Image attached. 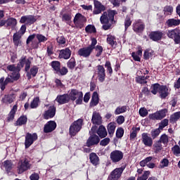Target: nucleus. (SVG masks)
Returning a JSON list of instances; mask_svg holds the SVG:
<instances>
[{
  "label": "nucleus",
  "mask_w": 180,
  "mask_h": 180,
  "mask_svg": "<svg viewBox=\"0 0 180 180\" xmlns=\"http://www.w3.org/2000/svg\"><path fill=\"white\" fill-rule=\"evenodd\" d=\"M30 72L32 77H36V75H37V72H39V67H37V65L32 66L30 70Z\"/></svg>",
  "instance_id": "obj_60"
},
{
  "label": "nucleus",
  "mask_w": 180,
  "mask_h": 180,
  "mask_svg": "<svg viewBox=\"0 0 180 180\" xmlns=\"http://www.w3.org/2000/svg\"><path fill=\"white\" fill-rule=\"evenodd\" d=\"M110 143V139L105 138L100 141V146H102V147H106V146H108V144H109Z\"/></svg>",
  "instance_id": "obj_63"
},
{
  "label": "nucleus",
  "mask_w": 180,
  "mask_h": 180,
  "mask_svg": "<svg viewBox=\"0 0 180 180\" xmlns=\"http://www.w3.org/2000/svg\"><path fill=\"white\" fill-rule=\"evenodd\" d=\"M37 39L38 40V43H46L49 39L46 37V36L41 34H36Z\"/></svg>",
  "instance_id": "obj_50"
},
{
  "label": "nucleus",
  "mask_w": 180,
  "mask_h": 180,
  "mask_svg": "<svg viewBox=\"0 0 180 180\" xmlns=\"http://www.w3.org/2000/svg\"><path fill=\"white\" fill-rule=\"evenodd\" d=\"M101 141V139L98 135L93 134L91 135L86 142V147H92V146H98Z\"/></svg>",
  "instance_id": "obj_16"
},
{
  "label": "nucleus",
  "mask_w": 180,
  "mask_h": 180,
  "mask_svg": "<svg viewBox=\"0 0 180 180\" xmlns=\"http://www.w3.org/2000/svg\"><path fill=\"white\" fill-rule=\"evenodd\" d=\"M148 37L153 41H160L164 37V32L161 30L152 31L148 34Z\"/></svg>",
  "instance_id": "obj_15"
},
{
  "label": "nucleus",
  "mask_w": 180,
  "mask_h": 180,
  "mask_svg": "<svg viewBox=\"0 0 180 180\" xmlns=\"http://www.w3.org/2000/svg\"><path fill=\"white\" fill-rule=\"evenodd\" d=\"M71 19H72V15L71 13H64L62 15L63 22H66L68 23V25H70V23H71Z\"/></svg>",
  "instance_id": "obj_47"
},
{
  "label": "nucleus",
  "mask_w": 180,
  "mask_h": 180,
  "mask_svg": "<svg viewBox=\"0 0 180 180\" xmlns=\"http://www.w3.org/2000/svg\"><path fill=\"white\" fill-rule=\"evenodd\" d=\"M13 165V164H12V162L11 160H6L4 162V167L6 169V172H7V174H9V172H11V171H12Z\"/></svg>",
  "instance_id": "obj_45"
},
{
  "label": "nucleus",
  "mask_w": 180,
  "mask_h": 180,
  "mask_svg": "<svg viewBox=\"0 0 180 180\" xmlns=\"http://www.w3.org/2000/svg\"><path fill=\"white\" fill-rule=\"evenodd\" d=\"M91 122L93 124H97V126L102 124V117H101L99 112L96 111L93 112Z\"/></svg>",
  "instance_id": "obj_27"
},
{
  "label": "nucleus",
  "mask_w": 180,
  "mask_h": 180,
  "mask_svg": "<svg viewBox=\"0 0 180 180\" xmlns=\"http://www.w3.org/2000/svg\"><path fill=\"white\" fill-rule=\"evenodd\" d=\"M146 29V24L141 20H138L132 24V30L136 34H141Z\"/></svg>",
  "instance_id": "obj_13"
},
{
  "label": "nucleus",
  "mask_w": 180,
  "mask_h": 180,
  "mask_svg": "<svg viewBox=\"0 0 180 180\" xmlns=\"http://www.w3.org/2000/svg\"><path fill=\"white\" fill-rule=\"evenodd\" d=\"M30 163H29V159L26 158L20 160L17 167L18 174H23V172H25L27 169H30Z\"/></svg>",
  "instance_id": "obj_10"
},
{
  "label": "nucleus",
  "mask_w": 180,
  "mask_h": 180,
  "mask_svg": "<svg viewBox=\"0 0 180 180\" xmlns=\"http://www.w3.org/2000/svg\"><path fill=\"white\" fill-rule=\"evenodd\" d=\"M85 32L86 33H96V28L95 27V25H88L85 27Z\"/></svg>",
  "instance_id": "obj_52"
},
{
  "label": "nucleus",
  "mask_w": 180,
  "mask_h": 180,
  "mask_svg": "<svg viewBox=\"0 0 180 180\" xmlns=\"http://www.w3.org/2000/svg\"><path fill=\"white\" fill-rule=\"evenodd\" d=\"M18 25V20L15 18H10L6 20V27H11V29H15V27Z\"/></svg>",
  "instance_id": "obj_34"
},
{
  "label": "nucleus",
  "mask_w": 180,
  "mask_h": 180,
  "mask_svg": "<svg viewBox=\"0 0 180 180\" xmlns=\"http://www.w3.org/2000/svg\"><path fill=\"white\" fill-rule=\"evenodd\" d=\"M96 134L100 139H105L108 136V131H106V128L103 125H100L96 131Z\"/></svg>",
  "instance_id": "obj_32"
},
{
  "label": "nucleus",
  "mask_w": 180,
  "mask_h": 180,
  "mask_svg": "<svg viewBox=\"0 0 180 180\" xmlns=\"http://www.w3.org/2000/svg\"><path fill=\"white\" fill-rule=\"evenodd\" d=\"M107 42L112 47L113 49H116L117 46V42L116 41V37L113 35H108Z\"/></svg>",
  "instance_id": "obj_35"
},
{
  "label": "nucleus",
  "mask_w": 180,
  "mask_h": 180,
  "mask_svg": "<svg viewBox=\"0 0 180 180\" xmlns=\"http://www.w3.org/2000/svg\"><path fill=\"white\" fill-rule=\"evenodd\" d=\"M39 139L37 133L30 134L27 132L25 135V148H29L30 146L36 141Z\"/></svg>",
  "instance_id": "obj_12"
},
{
  "label": "nucleus",
  "mask_w": 180,
  "mask_h": 180,
  "mask_svg": "<svg viewBox=\"0 0 180 180\" xmlns=\"http://www.w3.org/2000/svg\"><path fill=\"white\" fill-rule=\"evenodd\" d=\"M15 99H16L15 94H6L2 98L1 103H5L6 105H11V103H13V102H15Z\"/></svg>",
  "instance_id": "obj_23"
},
{
  "label": "nucleus",
  "mask_w": 180,
  "mask_h": 180,
  "mask_svg": "<svg viewBox=\"0 0 180 180\" xmlns=\"http://www.w3.org/2000/svg\"><path fill=\"white\" fill-rule=\"evenodd\" d=\"M105 68H107V71L109 72L110 75L111 76L113 74V69L112 68V64L110 61L106 60L105 64Z\"/></svg>",
  "instance_id": "obj_58"
},
{
  "label": "nucleus",
  "mask_w": 180,
  "mask_h": 180,
  "mask_svg": "<svg viewBox=\"0 0 180 180\" xmlns=\"http://www.w3.org/2000/svg\"><path fill=\"white\" fill-rule=\"evenodd\" d=\"M169 165V160L167 158H164L160 161V168H165L166 167H168Z\"/></svg>",
  "instance_id": "obj_62"
},
{
  "label": "nucleus",
  "mask_w": 180,
  "mask_h": 180,
  "mask_svg": "<svg viewBox=\"0 0 180 180\" xmlns=\"http://www.w3.org/2000/svg\"><path fill=\"white\" fill-rule=\"evenodd\" d=\"M51 67H52L55 74L57 75H67L68 74V69L66 67L61 68V63L58 60H53L50 63Z\"/></svg>",
  "instance_id": "obj_5"
},
{
  "label": "nucleus",
  "mask_w": 180,
  "mask_h": 180,
  "mask_svg": "<svg viewBox=\"0 0 180 180\" xmlns=\"http://www.w3.org/2000/svg\"><path fill=\"white\" fill-rule=\"evenodd\" d=\"M27 123V117L21 115L15 122L14 126H23Z\"/></svg>",
  "instance_id": "obj_33"
},
{
  "label": "nucleus",
  "mask_w": 180,
  "mask_h": 180,
  "mask_svg": "<svg viewBox=\"0 0 180 180\" xmlns=\"http://www.w3.org/2000/svg\"><path fill=\"white\" fill-rule=\"evenodd\" d=\"M56 108L54 105H51L47 110L44 112V119L49 120V119H53L56 116Z\"/></svg>",
  "instance_id": "obj_19"
},
{
  "label": "nucleus",
  "mask_w": 180,
  "mask_h": 180,
  "mask_svg": "<svg viewBox=\"0 0 180 180\" xmlns=\"http://www.w3.org/2000/svg\"><path fill=\"white\" fill-rule=\"evenodd\" d=\"M56 101L58 102L59 105H65V103H70V96H68V94L58 95L56 98Z\"/></svg>",
  "instance_id": "obj_22"
},
{
  "label": "nucleus",
  "mask_w": 180,
  "mask_h": 180,
  "mask_svg": "<svg viewBox=\"0 0 180 180\" xmlns=\"http://www.w3.org/2000/svg\"><path fill=\"white\" fill-rule=\"evenodd\" d=\"M180 119V111L174 112L173 115H170L169 123L174 124L176 123Z\"/></svg>",
  "instance_id": "obj_40"
},
{
  "label": "nucleus",
  "mask_w": 180,
  "mask_h": 180,
  "mask_svg": "<svg viewBox=\"0 0 180 180\" xmlns=\"http://www.w3.org/2000/svg\"><path fill=\"white\" fill-rule=\"evenodd\" d=\"M160 133H161V129L160 128H158L156 129L151 131L150 134L153 140L157 139L158 136H160Z\"/></svg>",
  "instance_id": "obj_53"
},
{
  "label": "nucleus",
  "mask_w": 180,
  "mask_h": 180,
  "mask_svg": "<svg viewBox=\"0 0 180 180\" xmlns=\"http://www.w3.org/2000/svg\"><path fill=\"white\" fill-rule=\"evenodd\" d=\"M70 101L72 102L75 101L76 105H82L84 99V93L79 91L77 89H72L68 94Z\"/></svg>",
  "instance_id": "obj_4"
},
{
  "label": "nucleus",
  "mask_w": 180,
  "mask_h": 180,
  "mask_svg": "<svg viewBox=\"0 0 180 180\" xmlns=\"http://www.w3.org/2000/svg\"><path fill=\"white\" fill-rule=\"evenodd\" d=\"M94 51L91 49L89 46L84 47L82 49H79L77 51L78 56L79 57H84V58H88L91 56Z\"/></svg>",
  "instance_id": "obj_21"
},
{
  "label": "nucleus",
  "mask_w": 180,
  "mask_h": 180,
  "mask_svg": "<svg viewBox=\"0 0 180 180\" xmlns=\"http://www.w3.org/2000/svg\"><path fill=\"white\" fill-rule=\"evenodd\" d=\"M56 41L59 46H63L67 43V40L64 36L58 37L56 38Z\"/></svg>",
  "instance_id": "obj_56"
},
{
  "label": "nucleus",
  "mask_w": 180,
  "mask_h": 180,
  "mask_svg": "<svg viewBox=\"0 0 180 180\" xmlns=\"http://www.w3.org/2000/svg\"><path fill=\"white\" fill-rule=\"evenodd\" d=\"M153 147L155 154H158V153H161V151H162V143H161L159 141H155L153 145Z\"/></svg>",
  "instance_id": "obj_36"
},
{
  "label": "nucleus",
  "mask_w": 180,
  "mask_h": 180,
  "mask_svg": "<svg viewBox=\"0 0 180 180\" xmlns=\"http://www.w3.org/2000/svg\"><path fill=\"white\" fill-rule=\"evenodd\" d=\"M39 102H40V98L39 97H35L34 99L30 103V108L31 109H36L37 108L39 107Z\"/></svg>",
  "instance_id": "obj_48"
},
{
  "label": "nucleus",
  "mask_w": 180,
  "mask_h": 180,
  "mask_svg": "<svg viewBox=\"0 0 180 180\" xmlns=\"http://www.w3.org/2000/svg\"><path fill=\"white\" fill-rule=\"evenodd\" d=\"M18 111V105L15 104L13 106V108L11 110L6 117V122L9 123V122H13L15 119V115H16V112Z\"/></svg>",
  "instance_id": "obj_29"
},
{
  "label": "nucleus",
  "mask_w": 180,
  "mask_h": 180,
  "mask_svg": "<svg viewBox=\"0 0 180 180\" xmlns=\"http://www.w3.org/2000/svg\"><path fill=\"white\" fill-rule=\"evenodd\" d=\"M98 44V40H96V38H91V43L90 45L88 46L89 48H90L93 51L95 50V46Z\"/></svg>",
  "instance_id": "obj_61"
},
{
  "label": "nucleus",
  "mask_w": 180,
  "mask_h": 180,
  "mask_svg": "<svg viewBox=\"0 0 180 180\" xmlns=\"http://www.w3.org/2000/svg\"><path fill=\"white\" fill-rule=\"evenodd\" d=\"M167 36L169 39H172L175 44H180V30L179 28H174L169 30L167 32Z\"/></svg>",
  "instance_id": "obj_7"
},
{
  "label": "nucleus",
  "mask_w": 180,
  "mask_h": 180,
  "mask_svg": "<svg viewBox=\"0 0 180 180\" xmlns=\"http://www.w3.org/2000/svg\"><path fill=\"white\" fill-rule=\"evenodd\" d=\"M124 134V129L122 127H118L116 131V138L122 139Z\"/></svg>",
  "instance_id": "obj_55"
},
{
  "label": "nucleus",
  "mask_w": 180,
  "mask_h": 180,
  "mask_svg": "<svg viewBox=\"0 0 180 180\" xmlns=\"http://www.w3.org/2000/svg\"><path fill=\"white\" fill-rule=\"evenodd\" d=\"M167 113H168V109L164 108L155 113L150 114L149 119L151 120H162L167 116Z\"/></svg>",
  "instance_id": "obj_11"
},
{
  "label": "nucleus",
  "mask_w": 180,
  "mask_h": 180,
  "mask_svg": "<svg viewBox=\"0 0 180 180\" xmlns=\"http://www.w3.org/2000/svg\"><path fill=\"white\" fill-rule=\"evenodd\" d=\"M165 25L167 26V27H176V26H179L180 25V20L169 18L166 21Z\"/></svg>",
  "instance_id": "obj_30"
},
{
  "label": "nucleus",
  "mask_w": 180,
  "mask_h": 180,
  "mask_svg": "<svg viewBox=\"0 0 180 180\" xmlns=\"http://www.w3.org/2000/svg\"><path fill=\"white\" fill-rule=\"evenodd\" d=\"M126 169V165H122L121 167H117L112 171L109 176V180H119L122 178L123 172Z\"/></svg>",
  "instance_id": "obj_8"
},
{
  "label": "nucleus",
  "mask_w": 180,
  "mask_h": 180,
  "mask_svg": "<svg viewBox=\"0 0 180 180\" xmlns=\"http://www.w3.org/2000/svg\"><path fill=\"white\" fill-rule=\"evenodd\" d=\"M168 123H169V120L168 119L162 120L159 124V129L160 130H164V127H167V126H168Z\"/></svg>",
  "instance_id": "obj_54"
},
{
  "label": "nucleus",
  "mask_w": 180,
  "mask_h": 180,
  "mask_svg": "<svg viewBox=\"0 0 180 180\" xmlns=\"http://www.w3.org/2000/svg\"><path fill=\"white\" fill-rule=\"evenodd\" d=\"M154 56V51L150 49H147L145 50L143 53V58L144 60H150V57Z\"/></svg>",
  "instance_id": "obj_44"
},
{
  "label": "nucleus",
  "mask_w": 180,
  "mask_h": 180,
  "mask_svg": "<svg viewBox=\"0 0 180 180\" xmlns=\"http://www.w3.org/2000/svg\"><path fill=\"white\" fill-rule=\"evenodd\" d=\"M99 103V94L97 91H94L91 96V99L89 103V108H94Z\"/></svg>",
  "instance_id": "obj_28"
},
{
  "label": "nucleus",
  "mask_w": 180,
  "mask_h": 180,
  "mask_svg": "<svg viewBox=\"0 0 180 180\" xmlns=\"http://www.w3.org/2000/svg\"><path fill=\"white\" fill-rule=\"evenodd\" d=\"M148 78H150V76H137L135 77V81L137 84L144 85V84H147Z\"/></svg>",
  "instance_id": "obj_37"
},
{
  "label": "nucleus",
  "mask_w": 180,
  "mask_h": 180,
  "mask_svg": "<svg viewBox=\"0 0 180 180\" xmlns=\"http://www.w3.org/2000/svg\"><path fill=\"white\" fill-rule=\"evenodd\" d=\"M89 162L94 167H98L101 164V159L96 153H91L89 155Z\"/></svg>",
  "instance_id": "obj_24"
},
{
  "label": "nucleus",
  "mask_w": 180,
  "mask_h": 180,
  "mask_svg": "<svg viewBox=\"0 0 180 180\" xmlns=\"http://www.w3.org/2000/svg\"><path fill=\"white\" fill-rule=\"evenodd\" d=\"M123 157H124V154L122 150H112L110 154V160L113 164H117V162H120L122 160H123Z\"/></svg>",
  "instance_id": "obj_9"
},
{
  "label": "nucleus",
  "mask_w": 180,
  "mask_h": 180,
  "mask_svg": "<svg viewBox=\"0 0 180 180\" xmlns=\"http://www.w3.org/2000/svg\"><path fill=\"white\" fill-rule=\"evenodd\" d=\"M164 13H168V15H172V12H174V7L172 6H166L163 9Z\"/></svg>",
  "instance_id": "obj_57"
},
{
  "label": "nucleus",
  "mask_w": 180,
  "mask_h": 180,
  "mask_svg": "<svg viewBox=\"0 0 180 180\" xmlns=\"http://www.w3.org/2000/svg\"><path fill=\"white\" fill-rule=\"evenodd\" d=\"M20 39H22V36L20 34L15 33L13 36V41L15 47H18L19 44H20Z\"/></svg>",
  "instance_id": "obj_42"
},
{
  "label": "nucleus",
  "mask_w": 180,
  "mask_h": 180,
  "mask_svg": "<svg viewBox=\"0 0 180 180\" xmlns=\"http://www.w3.org/2000/svg\"><path fill=\"white\" fill-rule=\"evenodd\" d=\"M159 94L160 96L162 99H165L168 95H169V93H168V87L167 85H160V87L159 89Z\"/></svg>",
  "instance_id": "obj_31"
},
{
  "label": "nucleus",
  "mask_w": 180,
  "mask_h": 180,
  "mask_svg": "<svg viewBox=\"0 0 180 180\" xmlns=\"http://www.w3.org/2000/svg\"><path fill=\"white\" fill-rule=\"evenodd\" d=\"M84 124V120L82 118L78 119L71 124L69 128V134L70 137H75L81 129H82V125Z\"/></svg>",
  "instance_id": "obj_3"
},
{
  "label": "nucleus",
  "mask_w": 180,
  "mask_h": 180,
  "mask_svg": "<svg viewBox=\"0 0 180 180\" xmlns=\"http://www.w3.org/2000/svg\"><path fill=\"white\" fill-rule=\"evenodd\" d=\"M107 129L110 137H112L115 134V130H116V124L115 122H110L108 124Z\"/></svg>",
  "instance_id": "obj_39"
},
{
  "label": "nucleus",
  "mask_w": 180,
  "mask_h": 180,
  "mask_svg": "<svg viewBox=\"0 0 180 180\" xmlns=\"http://www.w3.org/2000/svg\"><path fill=\"white\" fill-rule=\"evenodd\" d=\"M8 84H13V79H12V76L7 77L5 79V77H2L0 78V89L1 91H5L6 89V85Z\"/></svg>",
  "instance_id": "obj_20"
},
{
  "label": "nucleus",
  "mask_w": 180,
  "mask_h": 180,
  "mask_svg": "<svg viewBox=\"0 0 180 180\" xmlns=\"http://www.w3.org/2000/svg\"><path fill=\"white\" fill-rule=\"evenodd\" d=\"M131 23H133V20H131V17L129 15H127L124 21V32H127V29H129V26H131Z\"/></svg>",
  "instance_id": "obj_38"
},
{
  "label": "nucleus",
  "mask_w": 180,
  "mask_h": 180,
  "mask_svg": "<svg viewBox=\"0 0 180 180\" xmlns=\"http://www.w3.org/2000/svg\"><path fill=\"white\" fill-rule=\"evenodd\" d=\"M73 22L77 29H82L85 27V23H86V18L80 13H77L75 15Z\"/></svg>",
  "instance_id": "obj_6"
},
{
  "label": "nucleus",
  "mask_w": 180,
  "mask_h": 180,
  "mask_svg": "<svg viewBox=\"0 0 180 180\" xmlns=\"http://www.w3.org/2000/svg\"><path fill=\"white\" fill-rule=\"evenodd\" d=\"M158 141H160L162 144H168L169 143V139L168 135L163 134L160 136V139L158 140Z\"/></svg>",
  "instance_id": "obj_49"
},
{
  "label": "nucleus",
  "mask_w": 180,
  "mask_h": 180,
  "mask_svg": "<svg viewBox=\"0 0 180 180\" xmlns=\"http://www.w3.org/2000/svg\"><path fill=\"white\" fill-rule=\"evenodd\" d=\"M115 15H117L116 10H109L105 11L100 18L101 25H108V23H115Z\"/></svg>",
  "instance_id": "obj_2"
},
{
  "label": "nucleus",
  "mask_w": 180,
  "mask_h": 180,
  "mask_svg": "<svg viewBox=\"0 0 180 180\" xmlns=\"http://www.w3.org/2000/svg\"><path fill=\"white\" fill-rule=\"evenodd\" d=\"M37 20V18L34 15H27V26H32V25H34V22Z\"/></svg>",
  "instance_id": "obj_43"
},
{
  "label": "nucleus",
  "mask_w": 180,
  "mask_h": 180,
  "mask_svg": "<svg viewBox=\"0 0 180 180\" xmlns=\"http://www.w3.org/2000/svg\"><path fill=\"white\" fill-rule=\"evenodd\" d=\"M160 86L161 84L158 83L152 84L150 91L151 94H153V95H157V94H158V92L160 91Z\"/></svg>",
  "instance_id": "obj_46"
},
{
  "label": "nucleus",
  "mask_w": 180,
  "mask_h": 180,
  "mask_svg": "<svg viewBox=\"0 0 180 180\" xmlns=\"http://www.w3.org/2000/svg\"><path fill=\"white\" fill-rule=\"evenodd\" d=\"M67 67L69 70H74L75 67H77V60L75 58L72 57L68 62H67Z\"/></svg>",
  "instance_id": "obj_41"
},
{
  "label": "nucleus",
  "mask_w": 180,
  "mask_h": 180,
  "mask_svg": "<svg viewBox=\"0 0 180 180\" xmlns=\"http://www.w3.org/2000/svg\"><path fill=\"white\" fill-rule=\"evenodd\" d=\"M56 129H57V123L56 121H49L44 127V133H52Z\"/></svg>",
  "instance_id": "obj_18"
},
{
  "label": "nucleus",
  "mask_w": 180,
  "mask_h": 180,
  "mask_svg": "<svg viewBox=\"0 0 180 180\" xmlns=\"http://www.w3.org/2000/svg\"><path fill=\"white\" fill-rule=\"evenodd\" d=\"M94 10L93 11L94 15H99L102 13L104 11H106V7L98 0H94Z\"/></svg>",
  "instance_id": "obj_17"
},
{
  "label": "nucleus",
  "mask_w": 180,
  "mask_h": 180,
  "mask_svg": "<svg viewBox=\"0 0 180 180\" xmlns=\"http://www.w3.org/2000/svg\"><path fill=\"white\" fill-rule=\"evenodd\" d=\"M72 51L70 48H65L60 51L59 58H63L64 60H68L71 58Z\"/></svg>",
  "instance_id": "obj_25"
},
{
  "label": "nucleus",
  "mask_w": 180,
  "mask_h": 180,
  "mask_svg": "<svg viewBox=\"0 0 180 180\" xmlns=\"http://www.w3.org/2000/svg\"><path fill=\"white\" fill-rule=\"evenodd\" d=\"M172 151L174 155H176V157H178L180 154V146L175 145L172 148Z\"/></svg>",
  "instance_id": "obj_59"
},
{
  "label": "nucleus",
  "mask_w": 180,
  "mask_h": 180,
  "mask_svg": "<svg viewBox=\"0 0 180 180\" xmlns=\"http://www.w3.org/2000/svg\"><path fill=\"white\" fill-rule=\"evenodd\" d=\"M96 74L99 82H104L106 78V72L105 68L102 65H98L96 67Z\"/></svg>",
  "instance_id": "obj_14"
},
{
  "label": "nucleus",
  "mask_w": 180,
  "mask_h": 180,
  "mask_svg": "<svg viewBox=\"0 0 180 180\" xmlns=\"http://www.w3.org/2000/svg\"><path fill=\"white\" fill-rule=\"evenodd\" d=\"M142 143L146 147H152L153 146V138L148 136L147 133L142 134Z\"/></svg>",
  "instance_id": "obj_26"
},
{
  "label": "nucleus",
  "mask_w": 180,
  "mask_h": 180,
  "mask_svg": "<svg viewBox=\"0 0 180 180\" xmlns=\"http://www.w3.org/2000/svg\"><path fill=\"white\" fill-rule=\"evenodd\" d=\"M30 65H32V60L27 58L26 56H22L15 67V65H9L7 66V70L13 72H20V70L25 67V71H29L30 70Z\"/></svg>",
  "instance_id": "obj_1"
},
{
  "label": "nucleus",
  "mask_w": 180,
  "mask_h": 180,
  "mask_svg": "<svg viewBox=\"0 0 180 180\" xmlns=\"http://www.w3.org/2000/svg\"><path fill=\"white\" fill-rule=\"evenodd\" d=\"M127 110V107L124 105L122 107H117L115 110V115H120L124 113Z\"/></svg>",
  "instance_id": "obj_51"
},
{
  "label": "nucleus",
  "mask_w": 180,
  "mask_h": 180,
  "mask_svg": "<svg viewBox=\"0 0 180 180\" xmlns=\"http://www.w3.org/2000/svg\"><path fill=\"white\" fill-rule=\"evenodd\" d=\"M139 115L141 117H146L148 115V110H147L145 108H141L139 109Z\"/></svg>",
  "instance_id": "obj_64"
}]
</instances>
